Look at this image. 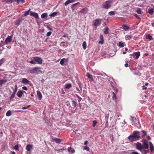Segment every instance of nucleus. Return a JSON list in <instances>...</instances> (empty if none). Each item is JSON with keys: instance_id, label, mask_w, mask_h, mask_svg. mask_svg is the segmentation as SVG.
Masks as SVG:
<instances>
[{"instance_id": "obj_1", "label": "nucleus", "mask_w": 154, "mask_h": 154, "mask_svg": "<svg viewBox=\"0 0 154 154\" xmlns=\"http://www.w3.org/2000/svg\"><path fill=\"white\" fill-rule=\"evenodd\" d=\"M112 2V1L105 2L102 5V7L106 9H108L111 7Z\"/></svg>"}, {"instance_id": "obj_2", "label": "nucleus", "mask_w": 154, "mask_h": 154, "mask_svg": "<svg viewBox=\"0 0 154 154\" xmlns=\"http://www.w3.org/2000/svg\"><path fill=\"white\" fill-rule=\"evenodd\" d=\"M101 19H97L93 20V22L92 25L94 26H95L96 28L101 23Z\"/></svg>"}, {"instance_id": "obj_3", "label": "nucleus", "mask_w": 154, "mask_h": 154, "mask_svg": "<svg viewBox=\"0 0 154 154\" xmlns=\"http://www.w3.org/2000/svg\"><path fill=\"white\" fill-rule=\"evenodd\" d=\"M33 59L35 61L36 63H37L38 64H41L42 63L43 60L42 58L38 57H33Z\"/></svg>"}, {"instance_id": "obj_4", "label": "nucleus", "mask_w": 154, "mask_h": 154, "mask_svg": "<svg viewBox=\"0 0 154 154\" xmlns=\"http://www.w3.org/2000/svg\"><path fill=\"white\" fill-rule=\"evenodd\" d=\"M133 135L136 140H138L140 137V132L138 131H134L133 134Z\"/></svg>"}, {"instance_id": "obj_5", "label": "nucleus", "mask_w": 154, "mask_h": 154, "mask_svg": "<svg viewBox=\"0 0 154 154\" xmlns=\"http://www.w3.org/2000/svg\"><path fill=\"white\" fill-rule=\"evenodd\" d=\"M12 38V36H8L6 38V39L4 42V45H8V43L11 42V41Z\"/></svg>"}, {"instance_id": "obj_6", "label": "nucleus", "mask_w": 154, "mask_h": 154, "mask_svg": "<svg viewBox=\"0 0 154 154\" xmlns=\"http://www.w3.org/2000/svg\"><path fill=\"white\" fill-rule=\"evenodd\" d=\"M133 55L135 59H137L140 55V52L139 51L135 52L133 54Z\"/></svg>"}, {"instance_id": "obj_7", "label": "nucleus", "mask_w": 154, "mask_h": 154, "mask_svg": "<svg viewBox=\"0 0 154 154\" xmlns=\"http://www.w3.org/2000/svg\"><path fill=\"white\" fill-rule=\"evenodd\" d=\"M30 14L31 16L35 17L36 18H38V14L35 12L31 11L30 12Z\"/></svg>"}, {"instance_id": "obj_8", "label": "nucleus", "mask_w": 154, "mask_h": 154, "mask_svg": "<svg viewBox=\"0 0 154 154\" xmlns=\"http://www.w3.org/2000/svg\"><path fill=\"white\" fill-rule=\"evenodd\" d=\"M137 148L140 151L142 152V144L140 143H137L136 144Z\"/></svg>"}, {"instance_id": "obj_9", "label": "nucleus", "mask_w": 154, "mask_h": 154, "mask_svg": "<svg viewBox=\"0 0 154 154\" xmlns=\"http://www.w3.org/2000/svg\"><path fill=\"white\" fill-rule=\"evenodd\" d=\"M142 152L143 150L146 149H148L149 147L148 145H145L143 144L142 145Z\"/></svg>"}, {"instance_id": "obj_10", "label": "nucleus", "mask_w": 154, "mask_h": 154, "mask_svg": "<svg viewBox=\"0 0 154 154\" xmlns=\"http://www.w3.org/2000/svg\"><path fill=\"white\" fill-rule=\"evenodd\" d=\"M75 1V0H67L65 3L64 5L66 6L68 4L73 3Z\"/></svg>"}, {"instance_id": "obj_11", "label": "nucleus", "mask_w": 154, "mask_h": 154, "mask_svg": "<svg viewBox=\"0 0 154 154\" xmlns=\"http://www.w3.org/2000/svg\"><path fill=\"white\" fill-rule=\"evenodd\" d=\"M32 145L31 144H28L26 147V149L27 151H29L32 148Z\"/></svg>"}, {"instance_id": "obj_12", "label": "nucleus", "mask_w": 154, "mask_h": 154, "mask_svg": "<svg viewBox=\"0 0 154 154\" xmlns=\"http://www.w3.org/2000/svg\"><path fill=\"white\" fill-rule=\"evenodd\" d=\"M37 93L38 98L39 100H41L42 97V95L41 93L39 91H37Z\"/></svg>"}, {"instance_id": "obj_13", "label": "nucleus", "mask_w": 154, "mask_h": 154, "mask_svg": "<svg viewBox=\"0 0 154 154\" xmlns=\"http://www.w3.org/2000/svg\"><path fill=\"white\" fill-rule=\"evenodd\" d=\"M149 143V144H150L149 147H150V151L151 152H152V151H153L154 150V146L153 145V144H152V143L151 142H150Z\"/></svg>"}, {"instance_id": "obj_14", "label": "nucleus", "mask_w": 154, "mask_h": 154, "mask_svg": "<svg viewBox=\"0 0 154 154\" xmlns=\"http://www.w3.org/2000/svg\"><path fill=\"white\" fill-rule=\"evenodd\" d=\"M40 69L41 68L38 67H34L33 69V70L36 72H41Z\"/></svg>"}, {"instance_id": "obj_15", "label": "nucleus", "mask_w": 154, "mask_h": 154, "mask_svg": "<svg viewBox=\"0 0 154 154\" xmlns=\"http://www.w3.org/2000/svg\"><path fill=\"white\" fill-rule=\"evenodd\" d=\"M22 82L23 84H28L29 83V81L26 78H23L22 80Z\"/></svg>"}, {"instance_id": "obj_16", "label": "nucleus", "mask_w": 154, "mask_h": 154, "mask_svg": "<svg viewBox=\"0 0 154 154\" xmlns=\"http://www.w3.org/2000/svg\"><path fill=\"white\" fill-rule=\"evenodd\" d=\"M88 10L86 8H83L81 10L80 12L82 14H85L87 13Z\"/></svg>"}, {"instance_id": "obj_17", "label": "nucleus", "mask_w": 154, "mask_h": 154, "mask_svg": "<svg viewBox=\"0 0 154 154\" xmlns=\"http://www.w3.org/2000/svg\"><path fill=\"white\" fill-rule=\"evenodd\" d=\"M128 139L131 141L136 140L133 135H130L128 137Z\"/></svg>"}, {"instance_id": "obj_18", "label": "nucleus", "mask_w": 154, "mask_h": 154, "mask_svg": "<svg viewBox=\"0 0 154 154\" xmlns=\"http://www.w3.org/2000/svg\"><path fill=\"white\" fill-rule=\"evenodd\" d=\"M22 20V19H21L19 18L18 19V20L15 22V24L16 25H19Z\"/></svg>"}, {"instance_id": "obj_19", "label": "nucleus", "mask_w": 154, "mask_h": 154, "mask_svg": "<svg viewBox=\"0 0 154 154\" xmlns=\"http://www.w3.org/2000/svg\"><path fill=\"white\" fill-rule=\"evenodd\" d=\"M14 1L17 2L18 4L19 3V0H7V2L9 3H12Z\"/></svg>"}, {"instance_id": "obj_20", "label": "nucleus", "mask_w": 154, "mask_h": 154, "mask_svg": "<svg viewBox=\"0 0 154 154\" xmlns=\"http://www.w3.org/2000/svg\"><path fill=\"white\" fill-rule=\"evenodd\" d=\"M6 60L5 58H2L0 60V66H1L5 61Z\"/></svg>"}, {"instance_id": "obj_21", "label": "nucleus", "mask_w": 154, "mask_h": 154, "mask_svg": "<svg viewBox=\"0 0 154 154\" xmlns=\"http://www.w3.org/2000/svg\"><path fill=\"white\" fill-rule=\"evenodd\" d=\"M132 37L131 35H127L125 36V39L127 40H129Z\"/></svg>"}, {"instance_id": "obj_22", "label": "nucleus", "mask_w": 154, "mask_h": 154, "mask_svg": "<svg viewBox=\"0 0 154 154\" xmlns=\"http://www.w3.org/2000/svg\"><path fill=\"white\" fill-rule=\"evenodd\" d=\"M23 92L21 91H19L17 93V96L20 98L22 97L23 95Z\"/></svg>"}, {"instance_id": "obj_23", "label": "nucleus", "mask_w": 154, "mask_h": 154, "mask_svg": "<svg viewBox=\"0 0 154 154\" xmlns=\"http://www.w3.org/2000/svg\"><path fill=\"white\" fill-rule=\"evenodd\" d=\"M79 4V2H77L76 3L72 5L71 6V9L72 11H74L75 9V7L77 5Z\"/></svg>"}, {"instance_id": "obj_24", "label": "nucleus", "mask_w": 154, "mask_h": 154, "mask_svg": "<svg viewBox=\"0 0 154 154\" xmlns=\"http://www.w3.org/2000/svg\"><path fill=\"white\" fill-rule=\"evenodd\" d=\"M41 17L42 18H47L48 17V14L47 13H45L42 14L41 16Z\"/></svg>"}, {"instance_id": "obj_25", "label": "nucleus", "mask_w": 154, "mask_h": 154, "mask_svg": "<svg viewBox=\"0 0 154 154\" xmlns=\"http://www.w3.org/2000/svg\"><path fill=\"white\" fill-rule=\"evenodd\" d=\"M53 140L57 143H60L61 141V140L60 139L54 138L53 139Z\"/></svg>"}, {"instance_id": "obj_26", "label": "nucleus", "mask_w": 154, "mask_h": 154, "mask_svg": "<svg viewBox=\"0 0 154 154\" xmlns=\"http://www.w3.org/2000/svg\"><path fill=\"white\" fill-rule=\"evenodd\" d=\"M6 116H10L11 115V112L10 110L8 111L6 113Z\"/></svg>"}, {"instance_id": "obj_27", "label": "nucleus", "mask_w": 154, "mask_h": 154, "mask_svg": "<svg viewBox=\"0 0 154 154\" xmlns=\"http://www.w3.org/2000/svg\"><path fill=\"white\" fill-rule=\"evenodd\" d=\"M68 151L69 152H71L72 153H74L75 152V150L73 149H72L71 147H69L68 148Z\"/></svg>"}, {"instance_id": "obj_28", "label": "nucleus", "mask_w": 154, "mask_h": 154, "mask_svg": "<svg viewBox=\"0 0 154 154\" xmlns=\"http://www.w3.org/2000/svg\"><path fill=\"white\" fill-rule=\"evenodd\" d=\"M7 81L6 79H2L0 80V85H2V84L6 82Z\"/></svg>"}, {"instance_id": "obj_29", "label": "nucleus", "mask_w": 154, "mask_h": 154, "mask_svg": "<svg viewBox=\"0 0 154 154\" xmlns=\"http://www.w3.org/2000/svg\"><path fill=\"white\" fill-rule=\"evenodd\" d=\"M67 59H66L65 58H63L60 61V64L61 65H63L64 63V62L65 61H67Z\"/></svg>"}, {"instance_id": "obj_30", "label": "nucleus", "mask_w": 154, "mask_h": 154, "mask_svg": "<svg viewBox=\"0 0 154 154\" xmlns=\"http://www.w3.org/2000/svg\"><path fill=\"white\" fill-rule=\"evenodd\" d=\"M146 38L148 39L149 40H151L153 39L152 38V37L149 34L147 35L146 36Z\"/></svg>"}, {"instance_id": "obj_31", "label": "nucleus", "mask_w": 154, "mask_h": 154, "mask_svg": "<svg viewBox=\"0 0 154 154\" xmlns=\"http://www.w3.org/2000/svg\"><path fill=\"white\" fill-rule=\"evenodd\" d=\"M82 47L85 50L86 48V42L85 41L82 44Z\"/></svg>"}, {"instance_id": "obj_32", "label": "nucleus", "mask_w": 154, "mask_h": 154, "mask_svg": "<svg viewBox=\"0 0 154 154\" xmlns=\"http://www.w3.org/2000/svg\"><path fill=\"white\" fill-rule=\"evenodd\" d=\"M57 14V12H54L53 13L50 14L49 16L51 17H54Z\"/></svg>"}, {"instance_id": "obj_33", "label": "nucleus", "mask_w": 154, "mask_h": 154, "mask_svg": "<svg viewBox=\"0 0 154 154\" xmlns=\"http://www.w3.org/2000/svg\"><path fill=\"white\" fill-rule=\"evenodd\" d=\"M118 46L119 47L122 48L124 46V43L121 42H119Z\"/></svg>"}, {"instance_id": "obj_34", "label": "nucleus", "mask_w": 154, "mask_h": 154, "mask_svg": "<svg viewBox=\"0 0 154 154\" xmlns=\"http://www.w3.org/2000/svg\"><path fill=\"white\" fill-rule=\"evenodd\" d=\"M72 86V85L71 84H66L65 85V88L66 89H69Z\"/></svg>"}, {"instance_id": "obj_35", "label": "nucleus", "mask_w": 154, "mask_h": 154, "mask_svg": "<svg viewBox=\"0 0 154 154\" xmlns=\"http://www.w3.org/2000/svg\"><path fill=\"white\" fill-rule=\"evenodd\" d=\"M122 26L124 29L125 30H127L129 28V27L128 26H127L126 25H122Z\"/></svg>"}, {"instance_id": "obj_36", "label": "nucleus", "mask_w": 154, "mask_h": 154, "mask_svg": "<svg viewBox=\"0 0 154 154\" xmlns=\"http://www.w3.org/2000/svg\"><path fill=\"white\" fill-rule=\"evenodd\" d=\"M109 28L108 27H106L105 28V30L104 31V33L105 34H107L109 33L108 32Z\"/></svg>"}, {"instance_id": "obj_37", "label": "nucleus", "mask_w": 154, "mask_h": 154, "mask_svg": "<svg viewBox=\"0 0 154 154\" xmlns=\"http://www.w3.org/2000/svg\"><path fill=\"white\" fill-rule=\"evenodd\" d=\"M112 98L113 100H116V95L115 93L114 92H112Z\"/></svg>"}, {"instance_id": "obj_38", "label": "nucleus", "mask_w": 154, "mask_h": 154, "mask_svg": "<svg viewBox=\"0 0 154 154\" xmlns=\"http://www.w3.org/2000/svg\"><path fill=\"white\" fill-rule=\"evenodd\" d=\"M154 11L153 9L152 8L150 9L149 10L148 13L151 14H152L153 13Z\"/></svg>"}, {"instance_id": "obj_39", "label": "nucleus", "mask_w": 154, "mask_h": 154, "mask_svg": "<svg viewBox=\"0 0 154 154\" xmlns=\"http://www.w3.org/2000/svg\"><path fill=\"white\" fill-rule=\"evenodd\" d=\"M72 105L74 107H75L76 106L77 104L76 103L74 100H73L72 102Z\"/></svg>"}, {"instance_id": "obj_40", "label": "nucleus", "mask_w": 154, "mask_h": 154, "mask_svg": "<svg viewBox=\"0 0 154 154\" xmlns=\"http://www.w3.org/2000/svg\"><path fill=\"white\" fill-rule=\"evenodd\" d=\"M87 76L90 79H93L92 75H90L88 73H87Z\"/></svg>"}, {"instance_id": "obj_41", "label": "nucleus", "mask_w": 154, "mask_h": 154, "mask_svg": "<svg viewBox=\"0 0 154 154\" xmlns=\"http://www.w3.org/2000/svg\"><path fill=\"white\" fill-rule=\"evenodd\" d=\"M137 12L139 14H142V11L140 8H138L137 10Z\"/></svg>"}, {"instance_id": "obj_42", "label": "nucleus", "mask_w": 154, "mask_h": 154, "mask_svg": "<svg viewBox=\"0 0 154 154\" xmlns=\"http://www.w3.org/2000/svg\"><path fill=\"white\" fill-rule=\"evenodd\" d=\"M76 96L78 98V101L79 102L82 100V98L80 97L78 95L76 94Z\"/></svg>"}, {"instance_id": "obj_43", "label": "nucleus", "mask_w": 154, "mask_h": 154, "mask_svg": "<svg viewBox=\"0 0 154 154\" xmlns=\"http://www.w3.org/2000/svg\"><path fill=\"white\" fill-rule=\"evenodd\" d=\"M141 132L143 133V134L142 135V137H143L144 136H145L147 132H146L144 130H142L141 131Z\"/></svg>"}, {"instance_id": "obj_44", "label": "nucleus", "mask_w": 154, "mask_h": 154, "mask_svg": "<svg viewBox=\"0 0 154 154\" xmlns=\"http://www.w3.org/2000/svg\"><path fill=\"white\" fill-rule=\"evenodd\" d=\"M30 9H29L27 11H26L25 12V13L24 14V16H27L29 14V12L30 11Z\"/></svg>"}, {"instance_id": "obj_45", "label": "nucleus", "mask_w": 154, "mask_h": 154, "mask_svg": "<svg viewBox=\"0 0 154 154\" xmlns=\"http://www.w3.org/2000/svg\"><path fill=\"white\" fill-rule=\"evenodd\" d=\"M14 149L15 150H19V147L17 145H15L14 147Z\"/></svg>"}, {"instance_id": "obj_46", "label": "nucleus", "mask_w": 154, "mask_h": 154, "mask_svg": "<svg viewBox=\"0 0 154 154\" xmlns=\"http://www.w3.org/2000/svg\"><path fill=\"white\" fill-rule=\"evenodd\" d=\"M29 63L32 64H35L36 63L35 61L34 60L29 61Z\"/></svg>"}, {"instance_id": "obj_47", "label": "nucleus", "mask_w": 154, "mask_h": 154, "mask_svg": "<svg viewBox=\"0 0 154 154\" xmlns=\"http://www.w3.org/2000/svg\"><path fill=\"white\" fill-rule=\"evenodd\" d=\"M97 122L96 121H94L93 123V127H95L96 124H97Z\"/></svg>"}, {"instance_id": "obj_48", "label": "nucleus", "mask_w": 154, "mask_h": 154, "mask_svg": "<svg viewBox=\"0 0 154 154\" xmlns=\"http://www.w3.org/2000/svg\"><path fill=\"white\" fill-rule=\"evenodd\" d=\"M15 94H15L14 93H13V94L11 95V96L10 97V99H12L13 98H14Z\"/></svg>"}, {"instance_id": "obj_49", "label": "nucleus", "mask_w": 154, "mask_h": 154, "mask_svg": "<svg viewBox=\"0 0 154 154\" xmlns=\"http://www.w3.org/2000/svg\"><path fill=\"white\" fill-rule=\"evenodd\" d=\"M84 150H86L88 151H89V147H87V146H85L84 148Z\"/></svg>"}, {"instance_id": "obj_50", "label": "nucleus", "mask_w": 154, "mask_h": 154, "mask_svg": "<svg viewBox=\"0 0 154 154\" xmlns=\"http://www.w3.org/2000/svg\"><path fill=\"white\" fill-rule=\"evenodd\" d=\"M109 14L110 15H114L115 14V13L114 11H111L109 12Z\"/></svg>"}, {"instance_id": "obj_51", "label": "nucleus", "mask_w": 154, "mask_h": 154, "mask_svg": "<svg viewBox=\"0 0 154 154\" xmlns=\"http://www.w3.org/2000/svg\"><path fill=\"white\" fill-rule=\"evenodd\" d=\"M51 33H52V32L51 31H49V32H48L47 33V35H46L47 36H50L51 35Z\"/></svg>"}, {"instance_id": "obj_52", "label": "nucleus", "mask_w": 154, "mask_h": 154, "mask_svg": "<svg viewBox=\"0 0 154 154\" xmlns=\"http://www.w3.org/2000/svg\"><path fill=\"white\" fill-rule=\"evenodd\" d=\"M17 90V85H15V87L14 90V91L13 93H14L15 94H16Z\"/></svg>"}, {"instance_id": "obj_53", "label": "nucleus", "mask_w": 154, "mask_h": 154, "mask_svg": "<svg viewBox=\"0 0 154 154\" xmlns=\"http://www.w3.org/2000/svg\"><path fill=\"white\" fill-rule=\"evenodd\" d=\"M148 141L146 140H145L143 141V144H144L145 145H148Z\"/></svg>"}, {"instance_id": "obj_54", "label": "nucleus", "mask_w": 154, "mask_h": 154, "mask_svg": "<svg viewBox=\"0 0 154 154\" xmlns=\"http://www.w3.org/2000/svg\"><path fill=\"white\" fill-rule=\"evenodd\" d=\"M149 152V150L148 149L144 150V154H146L148 153Z\"/></svg>"}, {"instance_id": "obj_55", "label": "nucleus", "mask_w": 154, "mask_h": 154, "mask_svg": "<svg viewBox=\"0 0 154 154\" xmlns=\"http://www.w3.org/2000/svg\"><path fill=\"white\" fill-rule=\"evenodd\" d=\"M134 16L137 19L140 20V17H139L138 15L137 14H134Z\"/></svg>"}, {"instance_id": "obj_56", "label": "nucleus", "mask_w": 154, "mask_h": 154, "mask_svg": "<svg viewBox=\"0 0 154 154\" xmlns=\"http://www.w3.org/2000/svg\"><path fill=\"white\" fill-rule=\"evenodd\" d=\"M104 42V40H101V41H100L99 42V44H103Z\"/></svg>"}, {"instance_id": "obj_57", "label": "nucleus", "mask_w": 154, "mask_h": 154, "mask_svg": "<svg viewBox=\"0 0 154 154\" xmlns=\"http://www.w3.org/2000/svg\"><path fill=\"white\" fill-rule=\"evenodd\" d=\"M145 85H143L142 86V89L143 90H146L147 89V87L145 86Z\"/></svg>"}, {"instance_id": "obj_58", "label": "nucleus", "mask_w": 154, "mask_h": 154, "mask_svg": "<svg viewBox=\"0 0 154 154\" xmlns=\"http://www.w3.org/2000/svg\"><path fill=\"white\" fill-rule=\"evenodd\" d=\"M130 154H139L137 152H133L131 153Z\"/></svg>"}, {"instance_id": "obj_59", "label": "nucleus", "mask_w": 154, "mask_h": 154, "mask_svg": "<svg viewBox=\"0 0 154 154\" xmlns=\"http://www.w3.org/2000/svg\"><path fill=\"white\" fill-rule=\"evenodd\" d=\"M22 88L25 90L27 91V88L26 87L24 86L22 87Z\"/></svg>"}, {"instance_id": "obj_60", "label": "nucleus", "mask_w": 154, "mask_h": 154, "mask_svg": "<svg viewBox=\"0 0 154 154\" xmlns=\"http://www.w3.org/2000/svg\"><path fill=\"white\" fill-rule=\"evenodd\" d=\"M100 38L101 40H103V35H101L100 36Z\"/></svg>"}, {"instance_id": "obj_61", "label": "nucleus", "mask_w": 154, "mask_h": 154, "mask_svg": "<svg viewBox=\"0 0 154 154\" xmlns=\"http://www.w3.org/2000/svg\"><path fill=\"white\" fill-rule=\"evenodd\" d=\"M131 120L133 121H134V120H136V119L134 117L132 116H131Z\"/></svg>"}, {"instance_id": "obj_62", "label": "nucleus", "mask_w": 154, "mask_h": 154, "mask_svg": "<svg viewBox=\"0 0 154 154\" xmlns=\"http://www.w3.org/2000/svg\"><path fill=\"white\" fill-rule=\"evenodd\" d=\"M21 2L22 4H23L25 2V1L24 0H19V2Z\"/></svg>"}, {"instance_id": "obj_63", "label": "nucleus", "mask_w": 154, "mask_h": 154, "mask_svg": "<svg viewBox=\"0 0 154 154\" xmlns=\"http://www.w3.org/2000/svg\"><path fill=\"white\" fill-rule=\"evenodd\" d=\"M28 107V106H24L22 108V109H27Z\"/></svg>"}, {"instance_id": "obj_64", "label": "nucleus", "mask_w": 154, "mask_h": 154, "mask_svg": "<svg viewBox=\"0 0 154 154\" xmlns=\"http://www.w3.org/2000/svg\"><path fill=\"white\" fill-rule=\"evenodd\" d=\"M128 63H126L125 64V66L126 67H128Z\"/></svg>"}]
</instances>
